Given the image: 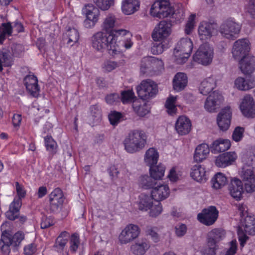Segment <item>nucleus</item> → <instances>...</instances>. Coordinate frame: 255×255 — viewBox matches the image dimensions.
Returning <instances> with one entry per match:
<instances>
[{"label": "nucleus", "mask_w": 255, "mask_h": 255, "mask_svg": "<svg viewBox=\"0 0 255 255\" xmlns=\"http://www.w3.org/2000/svg\"><path fill=\"white\" fill-rule=\"evenodd\" d=\"M240 108L243 115L249 118L255 117V104L253 98L249 95L244 96Z\"/></svg>", "instance_id": "obj_16"}, {"label": "nucleus", "mask_w": 255, "mask_h": 255, "mask_svg": "<svg viewBox=\"0 0 255 255\" xmlns=\"http://www.w3.org/2000/svg\"><path fill=\"white\" fill-rule=\"evenodd\" d=\"M250 50V43L246 38H243L236 41L232 48V55L236 60H239L247 57Z\"/></svg>", "instance_id": "obj_14"}, {"label": "nucleus", "mask_w": 255, "mask_h": 255, "mask_svg": "<svg viewBox=\"0 0 255 255\" xmlns=\"http://www.w3.org/2000/svg\"><path fill=\"white\" fill-rule=\"evenodd\" d=\"M132 36L131 34L130 36L126 37L120 41H118L116 44H114L111 55H115L120 53L123 51L122 48H125L127 49L131 48L133 45V42L131 41Z\"/></svg>", "instance_id": "obj_31"}, {"label": "nucleus", "mask_w": 255, "mask_h": 255, "mask_svg": "<svg viewBox=\"0 0 255 255\" xmlns=\"http://www.w3.org/2000/svg\"><path fill=\"white\" fill-rule=\"evenodd\" d=\"M147 137L146 134L142 130L135 129L130 131L124 141L125 149L130 153L139 151L145 147Z\"/></svg>", "instance_id": "obj_2"}, {"label": "nucleus", "mask_w": 255, "mask_h": 255, "mask_svg": "<svg viewBox=\"0 0 255 255\" xmlns=\"http://www.w3.org/2000/svg\"><path fill=\"white\" fill-rule=\"evenodd\" d=\"M245 12L253 19H255V0H245Z\"/></svg>", "instance_id": "obj_47"}, {"label": "nucleus", "mask_w": 255, "mask_h": 255, "mask_svg": "<svg viewBox=\"0 0 255 255\" xmlns=\"http://www.w3.org/2000/svg\"><path fill=\"white\" fill-rule=\"evenodd\" d=\"M136 91L140 98L147 100L156 95L158 92L157 85L151 80H144L136 87Z\"/></svg>", "instance_id": "obj_9"}, {"label": "nucleus", "mask_w": 255, "mask_h": 255, "mask_svg": "<svg viewBox=\"0 0 255 255\" xmlns=\"http://www.w3.org/2000/svg\"><path fill=\"white\" fill-rule=\"evenodd\" d=\"M69 244L71 252L76 253L80 245L79 236L76 233L72 234L70 239Z\"/></svg>", "instance_id": "obj_51"}, {"label": "nucleus", "mask_w": 255, "mask_h": 255, "mask_svg": "<svg viewBox=\"0 0 255 255\" xmlns=\"http://www.w3.org/2000/svg\"><path fill=\"white\" fill-rule=\"evenodd\" d=\"M82 12L86 16L84 26L87 28L94 27L99 19V10L93 5L88 4L83 8Z\"/></svg>", "instance_id": "obj_12"}, {"label": "nucleus", "mask_w": 255, "mask_h": 255, "mask_svg": "<svg viewBox=\"0 0 255 255\" xmlns=\"http://www.w3.org/2000/svg\"><path fill=\"white\" fill-rule=\"evenodd\" d=\"M177 97L170 96L166 100L165 107L168 114L174 115L176 114L177 108L176 107V101Z\"/></svg>", "instance_id": "obj_44"}, {"label": "nucleus", "mask_w": 255, "mask_h": 255, "mask_svg": "<svg viewBox=\"0 0 255 255\" xmlns=\"http://www.w3.org/2000/svg\"><path fill=\"white\" fill-rule=\"evenodd\" d=\"M150 210L149 214L150 216L155 217L159 215L162 211V207L161 203H157V204H154L152 207L149 209Z\"/></svg>", "instance_id": "obj_60"}, {"label": "nucleus", "mask_w": 255, "mask_h": 255, "mask_svg": "<svg viewBox=\"0 0 255 255\" xmlns=\"http://www.w3.org/2000/svg\"><path fill=\"white\" fill-rule=\"evenodd\" d=\"M49 209L52 212L56 213L59 211L64 201L62 190L59 188H55L49 195Z\"/></svg>", "instance_id": "obj_15"}, {"label": "nucleus", "mask_w": 255, "mask_h": 255, "mask_svg": "<svg viewBox=\"0 0 255 255\" xmlns=\"http://www.w3.org/2000/svg\"><path fill=\"white\" fill-rule=\"evenodd\" d=\"M172 23L170 21H160L154 27L152 38L154 41H166L172 33Z\"/></svg>", "instance_id": "obj_8"}, {"label": "nucleus", "mask_w": 255, "mask_h": 255, "mask_svg": "<svg viewBox=\"0 0 255 255\" xmlns=\"http://www.w3.org/2000/svg\"><path fill=\"white\" fill-rule=\"evenodd\" d=\"M242 222L246 233L255 235V217L247 216Z\"/></svg>", "instance_id": "obj_36"}, {"label": "nucleus", "mask_w": 255, "mask_h": 255, "mask_svg": "<svg viewBox=\"0 0 255 255\" xmlns=\"http://www.w3.org/2000/svg\"><path fill=\"white\" fill-rule=\"evenodd\" d=\"M121 97V100L124 104L131 102L135 98L134 93L131 90L123 91Z\"/></svg>", "instance_id": "obj_57"}, {"label": "nucleus", "mask_w": 255, "mask_h": 255, "mask_svg": "<svg viewBox=\"0 0 255 255\" xmlns=\"http://www.w3.org/2000/svg\"><path fill=\"white\" fill-rule=\"evenodd\" d=\"M222 99V96L219 93L214 91L207 97L205 101V109L210 112H214L217 106L221 103Z\"/></svg>", "instance_id": "obj_23"}, {"label": "nucleus", "mask_w": 255, "mask_h": 255, "mask_svg": "<svg viewBox=\"0 0 255 255\" xmlns=\"http://www.w3.org/2000/svg\"><path fill=\"white\" fill-rule=\"evenodd\" d=\"M150 13L153 17L163 18L172 15L174 10L168 0H156L152 5Z\"/></svg>", "instance_id": "obj_7"}, {"label": "nucleus", "mask_w": 255, "mask_h": 255, "mask_svg": "<svg viewBox=\"0 0 255 255\" xmlns=\"http://www.w3.org/2000/svg\"><path fill=\"white\" fill-rule=\"evenodd\" d=\"M241 25L236 22L233 18L226 19L221 24L220 27V32L221 35L229 39H234L236 35L241 30Z\"/></svg>", "instance_id": "obj_6"}, {"label": "nucleus", "mask_w": 255, "mask_h": 255, "mask_svg": "<svg viewBox=\"0 0 255 255\" xmlns=\"http://www.w3.org/2000/svg\"><path fill=\"white\" fill-rule=\"evenodd\" d=\"M209 152L210 149L208 144L202 143L198 145L194 155V160L197 162H202L207 157Z\"/></svg>", "instance_id": "obj_34"}, {"label": "nucleus", "mask_w": 255, "mask_h": 255, "mask_svg": "<svg viewBox=\"0 0 255 255\" xmlns=\"http://www.w3.org/2000/svg\"><path fill=\"white\" fill-rule=\"evenodd\" d=\"M140 234V229L137 225L129 224L119 234V241L121 244H128L137 238Z\"/></svg>", "instance_id": "obj_10"}, {"label": "nucleus", "mask_w": 255, "mask_h": 255, "mask_svg": "<svg viewBox=\"0 0 255 255\" xmlns=\"http://www.w3.org/2000/svg\"><path fill=\"white\" fill-rule=\"evenodd\" d=\"M231 142L229 139H219L213 143V148L217 152H224L231 146Z\"/></svg>", "instance_id": "obj_40"}, {"label": "nucleus", "mask_w": 255, "mask_h": 255, "mask_svg": "<svg viewBox=\"0 0 255 255\" xmlns=\"http://www.w3.org/2000/svg\"><path fill=\"white\" fill-rule=\"evenodd\" d=\"M150 59H153L150 57H146L142 59L140 66V72L142 74H144L151 71V63L152 61Z\"/></svg>", "instance_id": "obj_52"}, {"label": "nucleus", "mask_w": 255, "mask_h": 255, "mask_svg": "<svg viewBox=\"0 0 255 255\" xmlns=\"http://www.w3.org/2000/svg\"><path fill=\"white\" fill-rule=\"evenodd\" d=\"M175 128L176 132L181 135L189 133L191 129V122L189 119L185 116H181L177 119Z\"/></svg>", "instance_id": "obj_20"}, {"label": "nucleus", "mask_w": 255, "mask_h": 255, "mask_svg": "<svg viewBox=\"0 0 255 255\" xmlns=\"http://www.w3.org/2000/svg\"><path fill=\"white\" fill-rule=\"evenodd\" d=\"M219 211L215 206H210L203 209L197 215L198 220L206 226H211L217 221Z\"/></svg>", "instance_id": "obj_13"}, {"label": "nucleus", "mask_w": 255, "mask_h": 255, "mask_svg": "<svg viewBox=\"0 0 255 255\" xmlns=\"http://www.w3.org/2000/svg\"><path fill=\"white\" fill-rule=\"evenodd\" d=\"M110 34L114 37L112 41L114 42L115 45L116 44L118 41H120L126 37L128 36H130V35H131L129 31L124 29L115 30L113 32L110 33Z\"/></svg>", "instance_id": "obj_43"}, {"label": "nucleus", "mask_w": 255, "mask_h": 255, "mask_svg": "<svg viewBox=\"0 0 255 255\" xmlns=\"http://www.w3.org/2000/svg\"><path fill=\"white\" fill-rule=\"evenodd\" d=\"M150 242L142 238L136 240L130 247V251L134 255H144L150 248Z\"/></svg>", "instance_id": "obj_18"}, {"label": "nucleus", "mask_w": 255, "mask_h": 255, "mask_svg": "<svg viewBox=\"0 0 255 255\" xmlns=\"http://www.w3.org/2000/svg\"><path fill=\"white\" fill-rule=\"evenodd\" d=\"M195 14H192L189 17L185 28L186 34H190L194 29L195 24Z\"/></svg>", "instance_id": "obj_56"}, {"label": "nucleus", "mask_w": 255, "mask_h": 255, "mask_svg": "<svg viewBox=\"0 0 255 255\" xmlns=\"http://www.w3.org/2000/svg\"><path fill=\"white\" fill-rule=\"evenodd\" d=\"M170 189L167 184H160L152 188L151 195L154 200L160 201L168 197Z\"/></svg>", "instance_id": "obj_22"}, {"label": "nucleus", "mask_w": 255, "mask_h": 255, "mask_svg": "<svg viewBox=\"0 0 255 255\" xmlns=\"http://www.w3.org/2000/svg\"><path fill=\"white\" fill-rule=\"evenodd\" d=\"M67 242V238H61V237H58L54 245V248L57 252H61L63 251L64 248L66 245Z\"/></svg>", "instance_id": "obj_64"}, {"label": "nucleus", "mask_w": 255, "mask_h": 255, "mask_svg": "<svg viewBox=\"0 0 255 255\" xmlns=\"http://www.w3.org/2000/svg\"><path fill=\"white\" fill-rule=\"evenodd\" d=\"M66 36L68 38L67 43L71 46L73 45L78 42L79 34L78 30L74 28H69L66 33Z\"/></svg>", "instance_id": "obj_46"}, {"label": "nucleus", "mask_w": 255, "mask_h": 255, "mask_svg": "<svg viewBox=\"0 0 255 255\" xmlns=\"http://www.w3.org/2000/svg\"><path fill=\"white\" fill-rule=\"evenodd\" d=\"M45 146L46 150L51 154H54L57 152L58 147L56 142L51 136L47 135L44 137Z\"/></svg>", "instance_id": "obj_45"}, {"label": "nucleus", "mask_w": 255, "mask_h": 255, "mask_svg": "<svg viewBox=\"0 0 255 255\" xmlns=\"http://www.w3.org/2000/svg\"><path fill=\"white\" fill-rule=\"evenodd\" d=\"M159 158L157 150L153 147L149 148L144 155V160L146 164L149 166L157 164Z\"/></svg>", "instance_id": "obj_35"}, {"label": "nucleus", "mask_w": 255, "mask_h": 255, "mask_svg": "<svg viewBox=\"0 0 255 255\" xmlns=\"http://www.w3.org/2000/svg\"><path fill=\"white\" fill-rule=\"evenodd\" d=\"M214 30V25L210 23L202 22L198 27V35L200 39L206 40L210 39Z\"/></svg>", "instance_id": "obj_26"}, {"label": "nucleus", "mask_w": 255, "mask_h": 255, "mask_svg": "<svg viewBox=\"0 0 255 255\" xmlns=\"http://www.w3.org/2000/svg\"><path fill=\"white\" fill-rule=\"evenodd\" d=\"M122 117V114L120 112L114 111L112 112L109 115V119L110 123L112 125H117Z\"/></svg>", "instance_id": "obj_63"}, {"label": "nucleus", "mask_w": 255, "mask_h": 255, "mask_svg": "<svg viewBox=\"0 0 255 255\" xmlns=\"http://www.w3.org/2000/svg\"><path fill=\"white\" fill-rule=\"evenodd\" d=\"M118 66V63L115 61L106 60L102 65V69L104 71L109 72L115 69Z\"/></svg>", "instance_id": "obj_62"}, {"label": "nucleus", "mask_w": 255, "mask_h": 255, "mask_svg": "<svg viewBox=\"0 0 255 255\" xmlns=\"http://www.w3.org/2000/svg\"><path fill=\"white\" fill-rule=\"evenodd\" d=\"M216 86L215 78L209 77L204 79L200 83L199 90L201 94L207 95L209 94Z\"/></svg>", "instance_id": "obj_30"}, {"label": "nucleus", "mask_w": 255, "mask_h": 255, "mask_svg": "<svg viewBox=\"0 0 255 255\" xmlns=\"http://www.w3.org/2000/svg\"><path fill=\"white\" fill-rule=\"evenodd\" d=\"M116 22L115 16L112 14H109L104 19L102 24L103 30L108 33L111 32L115 26Z\"/></svg>", "instance_id": "obj_41"}, {"label": "nucleus", "mask_w": 255, "mask_h": 255, "mask_svg": "<svg viewBox=\"0 0 255 255\" xmlns=\"http://www.w3.org/2000/svg\"><path fill=\"white\" fill-rule=\"evenodd\" d=\"M114 37L110 33L108 35L103 32H97L91 37L92 46L95 50L101 52L107 49L111 55L114 47L112 41Z\"/></svg>", "instance_id": "obj_3"}, {"label": "nucleus", "mask_w": 255, "mask_h": 255, "mask_svg": "<svg viewBox=\"0 0 255 255\" xmlns=\"http://www.w3.org/2000/svg\"><path fill=\"white\" fill-rule=\"evenodd\" d=\"M139 5V0H123L122 9L125 14L129 15L137 11Z\"/></svg>", "instance_id": "obj_29"}, {"label": "nucleus", "mask_w": 255, "mask_h": 255, "mask_svg": "<svg viewBox=\"0 0 255 255\" xmlns=\"http://www.w3.org/2000/svg\"><path fill=\"white\" fill-rule=\"evenodd\" d=\"M23 82L28 93L33 97H37L40 89L37 77L33 75H28L24 78Z\"/></svg>", "instance_id": "obj_19"}, {"label": "nucleus", "mask_w": 255, "mask_h": 255, "mask_svg": "<svg viewBox=\"0 0 255 255\" xmlns=\"http://www.w3.org/2000/svg\"><path fill=\"white\" fill-rule=\"evenodd\" d=\"M90 118L93 123H99L102 119L101 110L99 106L93 105L90 107Z\"/></svg>", "instance_id": "obj_48"}, {"label": "nucleus", "mask_w": 255, "mask_h": 255, "mask_svg": "<svg viewBox=\"0 0 255 255\" xmlns=\"http://www.w3.org/2000/svg\"><path fill=\"white\" fill-rule=\"evenodd\" d=\"M149 173L151 177L154 180H158L162 179L165 170V166L162 164L157 165L149 166Z\"/></svg>", "instance_id": "obj_37"}, {"label": "nucleus", "mask_w": 255, "mask_h": 255, "mask_svg": "<svg viewBox=\"0 0 255 255\" xmlns=\"http://www.w3.org/2000/svg\"><path fill=\"white\" fill-rule=\"evenodd\" d=\"M211 182L213 188L219 189L227 184V178L224 174L219 172L214 175Z\"/></svg>", "instance_id": "obj_39"}, {"label": "nucleus", "mask_w": 255, "mask_h": 255, "mask_svg": "<svg viewBox=\"0 0 255 255\" xmlns=\"http://www.w3.org/2000/svg\"><path fill=\"white\" fill-rule=\"evenodd\" d=\"M0 61L4 67H8L12 65V59L9 52L2 51L0 52Z\"/></svg>", "instance_id": "obj_53"}, {"label": "nucleus", "mask_w": 255, "mask_h": 255, "mask_svg": "<svg viewBox=\"0 0 255 255\" xmlns=\"http://www.w3.org/2000/svg\"><path fill=\"white\" fill-rule=\"evenodd\" d=\"M153 198L151 195H147L144 193L141 194L137 201V204L139 210L147 211L152 207L153 203Z\"/></svg>", "instance_id": "obj_27"}, {"label": "nucleus", "mask_w": 255, "mask_h": 255, "mask_svg": "<svg viewBox=\"0 0 255 255\" xmlns=\"http://www.w3.org/2000/svg\"><path fill=\"white\" fill-rule=\"evenodd\" d=\"M218 249L217 244H209L208 242V247L202 251V255H216V251Z\"/></svg>", "instance_id": "obj_59"}, {"label": "nucleus", "mask_w": 255, "mask_h": 255, "mask_svg": "<svg viewBox=\"0 0 255 255\" xmlns=\"http://www.w3.org/2000/svg\"><path fill=\"white\" fill-rule=\"evenodd\" d=\"M241 178H232L229 184L230 195L237 201L243 198L244 190L247 193L255 192V167L245 165L240 172Z\"/></svg>", "instance_id": "obj_1"}, {"label": "nucleus", "mask_w": 255, "mask_h": 255, "mask_svg": "<svg viewBox=\"0 0 255 255\" xmlns=\"http://www.w3.org/2000/svg\"><path fill=\"white\" fill-rule=\"evenodd\" d=\"M12 27L9 22L2 24V31L0 34V39H4L5 36H9L11 34Z\"/></svg>", "instance_id": "obj_58"}, {"label": "nucleus", "mask_w": 255, "mask_h": 255, "mask_svg": "<svg viewBox=\"0 0 255 255\" xmlns=\"http://www.w3.org/2000/svg\"><path fill=\"white\" fill-rule=\"evenodd\" d=\"M21 204L22 203L19 199H14L13 201L9 205L8 210L5 212L6 217L11 221L17 219L18 217Z\"/></svg>", "instance_id": "obj_28"}, {"label": "nucleus", "mask_w": 255, "mask_h": 255, "mask_svg": "<svg viewBox=\"0 0 255 255\" xmlns=\"http://www.w3.org/2000/svg\"><path fill=\"white\" fill-rule=\"evenodd\" d=\"M244 131L245 129L244 128L241 127H236L232 134L233 139L236 142L241 140L243 137Z\"/></svg>", "instance_id": "obj_61"}, {"label": "nucleus", "mask_w": 255, "mask_h": 255, "mask_svg": "<svg viewBox=\"0 0 255 255\" xmlns=\"http://www.w3.org/2000/svg\"><path fill=\"white\" fill-rule=\"evenodd\" d=\"M24 239V234L21 231L16 232L13 236L8 231L2 232L0 240V249L5 255H8L10 252V246L16 247L20 245Z\"/></svg>", "instance_id": "obj_5"}, {"label": "nucleus", "mask_w": 255, "mask_h": 255, "mask_svg": "<svg viewBox=\"0 0 255 255\" xmlns=\"http://www.w3.org/2000/svg\"><path fill=\"white\" fill-rule=\"evenodd\" d=\"M145 233L147 236H149L155 243L159 242L160 237L157 233V228L152 226H147L145 229Z\"/></svg>", "instance_id": "obj_49"}, {"label": "nucleus", "mask_w": 255, "mask_h": 255, "mask_svg": "<svg viewBox=\"0 0 255 255\" xmlns=\"http://www.w3.org/2000/svg\"><path fill=\"white\" fill-rule=\"evenodd\" d=\"M96 5L103 10H106L114 4V0H93Z\"/></svg>", "instance_id": "obj_55"}, {"label": "nucleus", "mask_w": 255, "mask_h": 255, "mask_svg": "<svg viewBox=\"0 0 255 255\" xmlns=\"http://www.w3.org/2000/svg\"><path fill=\"white\" fill-rule=\"evenodd\" d=\"M159 42V43L154 44L151 48V51L153 54H160L168 48V44L166 41Z\"/></svg>", "instance_id": "obj_50"}, {"label": "nucleus", "mask_w": 255, "mask_h": 255, "mask_svg": "<svg viewBox=\"0 0 255 255\" xmlns=\"http://www.w3.org/2000/svg\"><path fill=\"white\" fill-rule=\"evenodd\" d=\"M225 236L224 231L219 229H214L208 233V242L209 244H217L225 237Z\"/></svg>", "instance_id": "obj_38"}, {"label": "nucleus", "mask_w": 255, "mask_h": 255, "mask_svg": "<svg viewBox=\"0 0 255 255\" xmlns=\"http://www.w3.org/2000/svg\"><path fill=\"white\" fill-rule=\"evenodd\" d=\"M188 78L184 73H177L173 80V89L176 91H180L183 90L187 86Z\"/></svg>", "instance_id": "obj_32"}, {"label": "nucleus", "mask_w": 255, "mask_h": 255, "mask_svg": "<svg viewBox=\"0 0 255 255\" xmlns=\"http://www.w3.org/2000/svg\"><path fill=\"white\" fill-rule=\"evenodd\" d=\"M193 49V43L188 38H182L177 43L174 50L175 61L178 64L185 63L190 56Z\"/></svg>", "instance_id": "obj_4"}, {"label": "nucleus", "mask_w": 255, "mask_h": 255, "mask_svg": "<svg viewBox=\"0 0 255 255\" xmlns=\"http://www.w3.org/2000/svg\"><path fill=\"white\" fill-rule=\"evenodd\" d=\"M139 185L144 189L153 188L156 182L150 175H144L141 176L138 180Z\"/></svg>", "instance_id": "obj_42"}, {"label": "nucleus", "mask_w": 255, "mask_h": 255, "mask_svg": "<svg viewBox=\"0 0 255 255\" xmlns=\"http://www.w3.org/2000/svg\"><path fill=\"white\" fill-rule=\"evenodd\" d=\"M213 49L208 44L201 45L193 56L194 61L203 65L210 64L213 58Z\"/></svg>", "instance_id": "obj_11"}, {"label": "nucleus", "mask_w": 255, "mask_h": 255, "mask_svg": "<svg viewBox=\"0 0 255 255\" xmlns=\"http://www.w3.org/2000/svg\"><path fill=\"white\" fill-rule=\"evenodd\" d=\"M239 64L243 74L250 75L255 71V57L248 55L240 60Z\"/></svg>", "instance_id": "obj_21"}, {"label": "nucleus", "mask_w": 255, "mask_h": 255, "mask_svg": "<svg viewBox=\"0 0 255 255\" xmlns=\"http://www.w3.org/2000/svg\"><path fill=\"white\" fill-rule=\"evenodd\" d=\"M236 87L240 90L246 91L255 86L254 77H250L249 79H245L243 77H238L235 82Z\"/></svg>", "instance_id": "obj_33"}, {"label": "nucleus", "mask_w": 255, "mask_h": 255, "mask_svg": "<svg viewBox=\"0 0 255 255\" xmlns=\"http://www.w3.org/2000/svg\"><path fill=\"white\" fill-rule=\"evenodd\" d=\"M190 175L194 180L201 183L205 182L208 178L205 167L200 164L192 167Z\"/></svg>", "instance_id": "obj_25"}, {"label": "nucleus", "mask_w": 255, "mask_h": 255, "mask_svg": "<svg viewBox=\"0 0 255 255\" xmlns=\"http://www.w3.org/2000/svg\"><path fill=\"white\" fill-rule=\"evenodd\" d=\"M231 118L232 111L230 107L227 106L221 110L217 118V124L221 130L226 131L229 128Z\"/></svg>", "instance_id": "obj_17"}, {"label": "nucleus", "mask_w": 255, "mask_h": 255, "mask_svg": "<svg viewBox=\"0 0 255 255\" xmlns=\"http://www.w3.org/2000/svg\"><path fill=\"white\" fill-rule=\"evenodd\" d=\"M237 157L235 152H228L218 156L216 159L215 164L219 167H226L232 164Z\"/></svg>", "instance_id": "obj_24"}, {"label": "nucleus", "mask_w": 255, "mask_h": 255, "mask_svg": "<svg viewBox=\"0 0 255 255\" xmlns=\"http://www.w3.org/2000/svg\"><path fill=\"white\" fill-rule=\"evenodd\" d=\"M133 108L138 116L142 117L147 115L149 111L147 105L145 104L138 105L134 104L133 105Z\"/></svg>", "instance_id": "obj_54"}]
</instances>
